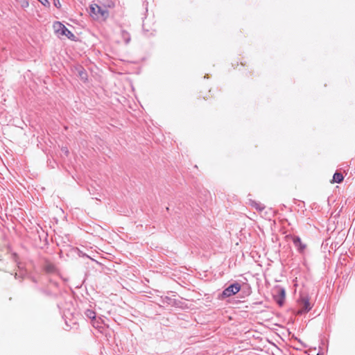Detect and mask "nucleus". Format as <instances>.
I'll use <instances>...</instances> for the list:
<instances>
[{
    "instance_id": "10",
    "label": "nucleus",
    "mask_w": 355,
    "mask_h": 355,
    "mask_svg": "<svg viewBox=\"0 0 355 355\" xmlns=\"http://www.w3.org/2000/svg\"><path fill=\"white\" fill-rule=\"evenodd\" d=\"M86 315H87V317L92 319H94L96 317L95 313L91 310H87L86 312Z\"/></svg>"
},
{
    "instance_id": "2",
    "label": "nucleus",
    "mask_w": 355,
    "mask_h": 355,
    "mask_svg": "<svg viewBox=\"0 0 355 355\" xmlns=\"http://www.w3.org/2000/svg\"><path fill=\"white\" fill-rule=\"evenodd\" d=\"M53 27L55 33H57L59 36H65L71 40H75V35L61 22L55 21L53 24Z\"/></svg>"
},
{
    "instance_id": "9",
    "label": "nucleus",
    "mask_w": 355,
    "mask_h": 355,
    "mask_svg": "<svg viewBox=\"0 0 355 355\" xmlns=\"http://www.w3.org/2000/svg\"><path fill=\"white\" fill-rule=\"evenodd\" d=\"M46 270L49 272H53L55 271V266L52 264H48L46 266Z\"/></svg>"
},
{
    "instance_id": "7",
    "label": "nucleus",
    "mask_w": 355,
    "mask_h": 355,
    "mask_svg": "<svg viewBox=\"0 0 355 355\" xmlns=\"http://www.w3.org/2000/svg\"><path fill=\"white\" fill-rule=\"evenodd\" d=\"M280 296L278 299H277V302L282 306L284 304V298H285V291L283 289L279 291Z\"/></svg>"
},
{
    "instance_id": "3",
    "label": "nucleus",
    "mask_w": 355,
    "mask_h": 355,
    "mask_svg": "<svg viewBox=\"0 0 355 355\" xmlns=\"http://www.w3.org/2000/svg\"><path fill=\"white\" fill-rule=\"evenodd\" d=\"M241 290V286L239 284L236 283L231 284L227 288H225L223 292V296L225 297H230L232 295H235Z\"/></svg>"
},
{
    "instance_id": "8",
    "label": "nucleus",
    "mask_w": 355,
    "mask_h": 355,
    "mask_svg": "<svg viewBox=\"0 0 355 355\" xmlns=\"http://www.w3.org/2000/svg\"><path fill=\"white\" fill-rule=\"evenodd\" d=\"M250 205L254 208H256L257 209H259L260 211L263 210L264 209V207L259 203V202H257L255 201H251L250 202Z\"/></svg>"
},
{
    "instance_id": "11",
    "label": "nucleus",
    "mask_w": 355,
    "mask_h": 355,
    "mask_svg": "<svg viewBox=\"0 0 355 355\" xmlns=\"http://www.w3.org/2000/svg\"><path fill=\"white\" fill-rule=\"evenodd\" d=\"M44 6L49 7L50 3L48 0H38Z\"/></svg>"
},
{
    "instance_id": "5",
    "label": "nucleus",
    "mask_w": 355,
    "mask_h": 355,
    "mask_svg": "<svg viewBox=\"0 0 355 355\" xmlns=\"http://www.w3.org/2000/svg\"><path fill=\"white\" fill-rule=\"evenodd\" d=\"M292 240H293V242L294 243L295 247L297 248L300 252H301V253L304 252V250L306 248V245L302 242L300 238L298 236H294L292 237Z\"/></svg>"
},
{
    "instance_id": "1",
    "label": "nucleus",
    "mask_w": 355,
    "mask_h": 355,
    "mask_svg": "<svg viewBox=\"0 0 355 355\" xmlns=\"http://www.w3.org/2000/svg\"><path fill=\"white\" fill-rule=\"evenodd\" d=\"M91 15L96 19L105 20L109 16V12L105 7H101L94 3L90 6Z\"/></svg>"
},
{
    "instance_id": "12",
    "label": "nucleus",
    "mask_w": 355,
    "mask_h": 355,
    "mask_svg": "<svg viewBox=\"0 0 355 355\" xmlns=\"http://www.w3.org/2000/svg\"><path fill=\"white\" fill-rule=\"evenodd\" d=\"M28 6H29V3H28V1L27 0H24V3L22 4V6L25 7V8H27V7H28Z\"/></svg>"
},
{
    "instance_id": "4",
    "label": "nucleus",
    "mask_w": 355,
    "mask_h": 355,
    "mask_svg": "<svg viewBox=\"0 0 355 355\" xmlns=\"http://www.w3.org/2000/svg\"><path fill=\"white\" fill-rule=\"evenodd\" d=\"M300 304L301 308L297 311L298 314H302L304 313H306V312L309 311L312 308V306L309 302V300L306 297L302 298Z\"/></svg>"
},
{
    "instance_id": "6",
    "label": "nucleus",
    "mask_w": 355,
    "mask_h": 355,
    "mask_svg": "<svg viewBox=\"0 0 355 355\" xmlns=\"http://www.w3.org/2000/svg\"><path fill=\"white\" fill-rule=\"evenodd\" d=\"M344 177L342 173L336 172L333 176V180L331 181V183H340L343 182Z\"/></svg>"
},
{
    "instance_id": "13",
    "label": "nucleus",
    "mask_w": 355,
    "mask_h": 355,
    "mask_svg": "<svg viewBox=\"0 0 355 355\" xmlns=\"http://www.w3.org/2000/svg\"><path fill=\"white\" fill-rule=\"evenodd\" d=\"M55 6L56 7H58V8H60V7L61 4H60V1H59L58 0V2H57V3H56V2H55Z\"/></svg>"
}]
</instances>
